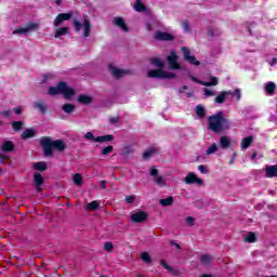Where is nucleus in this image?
Segmentation results:
<instances>
[{
  "mask_svg": "<svg viewBox=\"0 0 277 277\" xmlns=\"http://www.w3.org/2000/svg\"><path fill=\"white\" fill-rule=\"evenodd\" d=\"M232 127L230 120L224 117L223 111H219L215 115L208 117V129L214 133H222V131H226Z\"/></svg>",
  "mask_w": 277,
  "mask_h": 277,
  "instance_id": "f257e3e1",
  "label": "nucleus"
},
{
  "mask_svg": "<svg viewBox=\"0 0 277 277\" xmlns=\"http://www.w3.org/2000/svg\"><path fill=\"white\" fill-rule=\"evenodd\" d=\"M150 64L158 69H151L147 72L149 79H174L176 77V74L163 70L164 64L161 58L153 57Z\"/></svg>",
  "mask_w": 277,
  "mask_h": 277,
  "instance_id": "f03ea898",
  "label": "nucleus"
},
{
  "mask_svg": "<svg viewBox=\"0 0 277 277\" xmlns=\"http://www.w3.org/2000/svg\"><path fill=\"white\" fill-rule=\"evenodd\" d=\"M40 144L45 157H51V155H53V148L55 150H60V153H64V150H66V143L62 140L51 141V137L43 136L40 140Z\"/></svg>",
  "mask_w": 277,
  "mask_h": 277,
  "instance_id": "7ed1b4c3",
  "label": "nucleus"
},
{
  "mask_svg": "<svg viewBox=\"0 0 277 277\" xmlns=\"http://www.w3.org/2000/svg\"><path fill=\"white\" fill-rule=\"evenodd\" d=\"M72 27L76 34H79V31H81V28L83 27L84 38H90V34L92 31V24L88 21V18H84L81 24V19L74 17Z\"/></svg>",
  "mask_w": 277,
  "mask_h": 277,
  "instance_id": "20e7f679",
  "label": "nucleus"
},
{
  "mask_svg": "<svg viewBox=\"0 0 277 277\" xmlns=\"http://www.w3.org/2000/svg\"><path fill=\"white\" fill-rule=\"evenodd\" d=\"M181 51L183 53V57L188 64H192L193 66H200V61L196 60V56H192V50L187 47L181 48Z\"/></svg>",
  "mask_w": 277,
  "mask_h": 277,
  "instance_id": "39448f33",
  "label": "nucleus"
},
{
  "mask_svg": "<svg viewBox=\"0 0 277 277\" xmlns=\"http://www.w3.org/2000/svg\"><path fill=\"white\" fill-rule=\"evenodd\" d=\"M184 183H186V185H194V183H196L199 186L205 185V181L200 177H198V175H196V173L194 172H189L185 180Z\"/></svg>",
  "mask_w": 277,
  "mask_h": 277,
  "instance_id": "423d86ee",
  "label": "nucleus"
},
{
  "mask_svg": "<svg viewBox=\"0 0 277 277\" xmlns=\"http://www.w3.org/2000/svg\"><path fill=\"white\" fill-rule=\"evenodd\" d=\"M130 220L134 222V224H142V222H146V220H148V213L144 211H137L130 215Z\"/></svg>",
  "mask_w": 277,
  "mask_h": 277,
  "instance_id": "0eeeda50",
  "label": "nucleus"
},
{
  "mask_svg": "<svg viewBox=\"0 0 277 277\" xmlns=\"http://www.w3.org/2000/svg\"><path fill=\"white\" fill-rule=\"evenodd\" d=\"M34 185L38 194H42V192H44V188L42 187V185H44V177H42L41 173L37 172L34 174Z\"/></svg>",
  "mask_w": 277,
  "mask_h": 277,
  "instance_id": "6e6552de",
  "label": "nucleus"
},
{
  "mask_svg": "<svg viewBox=\"0 0 277 277\" xmlns=\"http://www.w3.org/2000/svg\"><path fill=\"white\" fill-rule=\"evenodd\" d=\"M154 38L159 42H172V40H174V36H172L170 32H163L159 30L156 31Z\"/></svg>",
  "mask_w": 277,
  "mask_h": 277,
  "instance_id": "1a4fd4ad",
  "label": "nucleus"
},
{
  "mask_svg": "<svg viewBox=\"0 0 277 277\" xmlns=\"http://www.w3.org/2000/svg\"><path fill=\"white\" fill-rule=\"evenodd\" d=\"M72 18V12L60 13L54 19V27H60L65 21Z\"/></svg>",
  "mask_w": 277,
  "mask_h": 277,
  "instance_id": "9d476101",
  "label": "nucleus"
},
{
  "mask_svg": "<svg viewBox=\"0 0 277 277\" xmlns=\"http://www.w3.org/2000/svg\"><path fill=\"white\" fill-rule=\"evenodd\" d=\"M113 24L115 25V27H119V29H121L126 34L129 32V26H127L124 18L120 16L114 17Z\"/></svg>",
  "mask_w": 277,
  "mask_h": 277,
  "instance_id": "9b49d317",
  "label": "nucleus"
},
{
  "mask_svg": "<svg viewBox=\"0 0 277 277\" xmlns=\"http://www.w3.org/2000/svg\"><path fill=\"white\" fill-rule=\"evenodd\" d=\"M63 90H64V81H61L57 83L56 87H50L48 89V94L50 96H57V94H62Z\"/></svg>",
  "mask_w": 277,
  "mask_h": 277,
  "instance_id": "f8f14e48",
  "label": "nucleus"
},
{
  "mask_svg": "<svg viewBox=\"0 0 277 277\" xmlns=\"http://www.w3.org/2000/svg\"><path fill=\"white\" fill-rule=\"evenodd\" d=\"M167 60L169 62V66L173 69V70H180L181 65L176 62V60H179V56H176V53H171V55L167 56Z\"/></svg>",
  "mask_w": 277,
  "mask_h": 277,
  "instance_id": "ddd939ff",
  "label": "nucleus"
},
{
  "mask_svg": "<svg viewBox=\"0 0 277 277\" xmlns=\"http://www.w3.org/2000/svg\"><path fill=\"white\" fill-rule=\"evenodd\" d=\"M64 84V89L62 91V94L64 96V98H66V101H68L69 98H72V96H75V89L69 88L68 83L66 81H63Z\"/></svg>",
  "mask_w": 277,
  "mask_h": 277,
  "instance_id": "4468645a",
  "label": "nucleus"
},
{
  "mask_svg": "<svg viewBox=\"0 0 277 277\" xmlns=\"http://www.w3.org/2000/svg\"><path fill=\"white\" fill-rule=\"evenodd\" d=\"M108 69L110 70L113 77H115V79H122V77H124V75H127V70L123 69H118L117 67H114L113 65H108Z\"/></svg>",
  "mask_w": 277,
  "mask_h": 277,
  "instance_id": "2eb2a0df",
  "label": "nucleus"
},
{
  "mask_svg": "<svg viewBox=\"0 0 277 277\" xmlns=\"http://www.w3.org/2000/svg\"><path fill=\"white\" fill-rule=\"evenodd\" d=\"M265 174L266 179H277V164L266 166Z\"/></svg>",
  "mask_w": 277,
  "mask_h": 277,
  "instance_id": "dca6fc26",
  "label": "nucleus"
},
{
  "mask_svg": "<svg viewBox=\"0 0 277 277\" xmlns=\"http://www.w3.org/2000/svg\"><path fill=\"white\" fill-rule=\"evenodd\" d=\"M252 142H254V136L249 135L247 137H243L240 142V147L242 148V150H248V148L252 146Z\"/></svg>",
  "mask_w": 277,
  "mask_h": 277,
  "instance_id": "f3484780",
  "label": "nucleus"
},
{
  "mask_svg": "<svg viewBox=\"0 0 277 277\" xmlns=\"http://www.w3.org/2000/svg\"><path fill=\"white\" fill-rule=\"evenodd\" d=\"M31 29H38V24L32 23V24H29L27 27L15 29L13 31V34L14 35H16V34H29V31H31Z\"/></svg>",
  "mask_w": 277,
  "mask_h": 277,
  "instance_id": "a211bd4d",
  "label": "nucleus"
},
{
  "mask_svg": "<svg viewBox=\"0 0 277 277\" xmlns=\"http://www.w3.org/2000/svg\"><path fill=\"white\" fill-rule=\"evenodd\" d=\"M230 94H233V91H222V92L214 98V103H216L217 105H222V103H224V101H226V96H230Z\"/></svg>",
  "mask_w": 277,
  "mask_h": 277,
  "instance_id": "6ab92c4d",
  "label": "nucleus"
},
{
  "mask_svg": "<svg viewBox=\"0 0 277 277\" xmlns=\"http://www.w3.org/2000/svg\"><path fill=\"white\" fill-rule=\"evenodd\" d=\"M264 90H265L266 94H268L269 96H274L276 94V83L268 81L265 84Z\"/></svg>",
  "mask_w": 277,
  "mask_h": 277,
  "instance_id": "aec40b11",
  "label": "nucleus"
},
{
  "mask_svg": "<svg viewBox=\"0 0 277 277\" xmlns=\"http://www.w3.org/2000/svg\"><path fill=\"white\" fill-rule=\"evenodd\" d=\"M94 142H97L100 144H105L107 142H114V135L106 134V135L96 136V138H94Z\"/></svg>",
  "mask_w": 277,
  "mask_h": 277,
  "instance_id": "412c9836",
  "label": "nucleus"
},
{
  "mask_svg": "<svg viewBox=\"0 0 277 277\" xmlns=\"http://www.w3.org/2000/svg\"><path fill=\"white\" fill-rule=\"evenodd\" d=\"M93 98L90 95H85V94H80L78 96V103H80V105H91Z\"/></svg>",
  "mask_w": 277,
  "mask_h": 277,
  "instance_id": "4be33fe9",
  "label": "nucleus"
},
{
  "mask_svg": "<svg viewBox=\"0 0 277 277\" xmlns=\"http://www.w3.org/2000/svg\"><path fill=\"white\" fill-rule=\"evenodd\" d=\"M22 140H31V137H36V131L34 129H26L22 132Z\"/></svg>",
  "mask_w": 277,
  "mask_h": 277,
  "instance_id": "5701e85b",
  "label": "nucleus"
},
{
  "mask_svg": "<svg viewBox=\"0 0 277 277\" xmlns=\"http://www.w3.org/2000/svg\"><path fill=\"white\" fill-rule=\"evenodd\" d=\"M32 167L34 170H37V172H44L48 169L45 161L35 162Z\"/></svg>",
  "mask_w": 277,
  "mask_h": 277,
  "instance_id": "b1692460",
  "label": "nucleus"
},
{
  "mask_svg": "<svg viewBox=\"0 0 277 277\" xmlns=\"http://www.w3.org/2000/svg\"><path fill=\"white\" fill-rule=\"evenodd\" d=\"M1 150H3V153H12V150H14V143H12V141H5L2 144Z\"/></svg>",
  "mask_w": 277,
  "mask_h": 277,
  "instance_id": "393cba45",
  "label": "nucleus"
},
{
  "mask_svg": "<svg viewBox=\"0 0 277 277\" xmlns=\"http://www.w3.org/2000/svg\"><path fill=\"white\" fill-rule=\"evenodd\" d=\"M159 205H161V207H172V205H174V197L169 196L164 199H160Z\"/></svg>",
  "mask_w": 277,
  "mask_h": 277,
  "instance_id": "a878e982",
  "label": "nucleus"
},
{
  "mask_svg": "<svg viewBox=\"0 0 277 277\" xmlns=\"http://www.w3.org/2000/svg\"><path fill=\"white\" fill-rule=\"evenodd\" d=\"M69 30H70V28H68V27L57 28L54 34V38H62V36H67Z\"/></svg>",
  "mask_w": 277,
  "mask_h": 277,
  "instance_id": "bb28decb",
  "label": "nucleus"
},
{
  "mask_svg": "<svg viewBox=\"0 0 277 277\" xmlns=\"http://www.w3.org/2000/svg\"><path fill=\"white\" fill-rule=\"evenodd\" d=\"M195 113L198 118H205L207 110L205 109V106H202V104H199L196 106Z\"/></svg>",
  "mask_w": 277,
  "mask_h": 277,
  "instance_id": "cd10ccee",
  "label": "nucleus"
},
{
  "mask_svg": "<svg viewBox=\"0 0 277 277\" xmlns=\"http://www.w3.org/2000/svg\"><path fill=\"white\" fill-rule=\"evenodd\" d=\"M134 10L135 12H146L147 8L146 4L142 3V0H135Z\"/></svg>",
  "mask_w": 277,
  "mask_h": 277,
  "instance_id": "c85d7f7f",
  "label": "nucleus"
},
{
  "mask_svg": "<svg viewBox=\"0 0 277 277\" xmlns=\"http://www.w3.org/2000/svg\"><path fill=\"white\" fill-rule=\"evenodd\" d=\"M220 146L221 148H224V149L230 147V140L228 138V136H221Z\"/></svg>",
  "mask_w": 277,
  "mask_h": 277,
  "instance_id": "c756f323",
  "label": "nucleus"
},
{
  "mask_svg": "<svg viewBox=\"0 0 277 277\" xmlns=\"http://www.w3.org/2000/svg\"><path fill=\"white\" fill-rule=\"evenodd\" d=\"M34 107L38 109L40 114H47V105L44 103L35 102Z\"/></svg>",
  "mask_w": 277,
  "mask_h": 277,
  "instance_id": "7c9ffc66",
  "label": "nucleus"
},
{
  "mask_svg": "<svg viewBox=\"0 0 277 277\" xmlns=\"http://www.w3.org/2000/svg\"><path fill=\"white\" fill-rule=\"evenodd\" d=\"M247 243H256V234L250 232L247 237L243 238Z\"/></svg>",
  "mask_w": 277,
  "mask_h": 277,
  "instance_id": "2f4dec72",
  "label": "nucleus"
},
{
  "mask_svg": "<svg viewBox=\"0 0 277 277\" xmlns=\"http://www.w3.org/2000/svg\"><path fill=\"white\" fill-rule=\"evenodd\" d=\"M210 82L203 81V85L206 88H212L213 85H217V83H220V81L217 80V77L211 76L210 77Z\"/></svg>",
  "mask_w": 277,
  "mask_h": 277,
  "instance_id": "473e14b6",
  "label": "nucleus"
},
{
  "mask_svg": "<svg viewBox=\"0 0 277 277\" xmlns=\"http://www.w3.org/2000/svg\"><path fill=\"white\" fill-rule=\"evenodd\" d=\"M141 259L144 263H147V265H149V263H153V258L150 256L149 252H142L141 253Z\"/></svg>",
  "mask_w": 277,
  "mask_h": 277,
  "instance_id": "72a5a7b5",
  "label": "nucleus"
},
{
  "mask_svg": "<svg viewBox=\"0 0 277 277\" xmlns=\"http://www.w3.org/2000/svg\"><path fill=\"white\" fill-rule=\"evenodd\" d=\"M72 181L75 185H78V187H80V185H83V175H81V173H76L72 177Z\"/></svg>",
  "mask_w": 277,
  "mask_h": 277,
  "instance_id": "f704fd0d",
  "label": "nucleus"
},
{
  "mask_svg": "<svg viewBox=\"0 0 277 277\" xmlns=\"http://www.w3.org/2000/svg\"><path fill=\"white\" fill-rule=\"evenodd\" d=\"M62 109L65 114H72V111H75V104L66 103L63 105Z\"/></svg>",
  "mask_w": 277,
  "mask_h": 277,
  "instance_id": "c9c22d12",
  "label": "nucleus"
},
{
  "mask_svg": "<svg viewBox=\"0 0 277 277\" xmlns=\"http://www.w3.org/2000/svg\"><path fill=\"white\" fill-rule=\"evenodd\" d=\"M155 153H157V148H148L145 153H143V159H150Z\"/></svg>",
  "mask_w": 277,
  "mask_h": 277,
  "instance_id": "e433bc0d",
  "label": "nucleus"
},
{
  "mask_svg": "<svg viewBox=\"0 0 277 277\" xmlns=\"http://www.w3.org/2000/svg\"><path fill=\"white\" fill-rule=\"evenodd\" d=\"M200 262L202 263V265H206L207 267H209V265H211V255L209 254L201 255Z\"/></svg>",
  "mask_w": 277,
  "mask_h": 277,
  "instance_id": "4c0bfd02",
  "label": "nucleus"
},
{
  "mask_svg": "<svg viewBox=\"0 0 277 277\" xmlns=\"http://www.w3.org/2000/svg\"><path fill=\"white\" fill-rule=\"evenodd\" d=\"M98 207V201H91L90 203L87 205V211H96Z\"/></svg>",
  "mask_w": 277,
  "mask_h": 277,
  "instance_id": "58836bf2",
  "label": "nucleus"
},
{
  "mask_svg": "<svg viewBox=\"0 0 277 277\" xmlns=\"http://www.w3.org/2000/svg\"><path fill=\"white\" fill-rule=\"evenodd\" d=\"M12 129L15 132L21 131V129H23V121H13L12 122Z\"/></svg>",
  "mask_w": 277,
  "mask_h": 277,
  "instance_id": "ea45409f",
  "label": "nucleus"
},
{
  "mask_svg": "<svg viewBox=\"0 0 277 277\" xmlns=\"http://www.w3.org/2000/svg\"><path fill=\"white\" fill-rule=\"evenodd\" d=\"M131 154H133V148L131 147V145H126L123 147L121 155H123V157H128V155H131Z\"/></svg>",
  "mask_w": 277,
  "mask_h": 277,
  "instance_id": "a19ab883",
  "label": "nucleus"
},
{
  "mask_svg": "<svg viewBox=\"0 0 277 277\" xmlns=\"http://www.w3.org/2000/svg\"><path fill=\"white\" fill-rule=\"evenodd\" d=\"M154 183L159 186H163L166 184V181L163 180V176L157 175L156 177H153Z\"/></svg>",
  "mask_w": 277,
  "mask_h": 277,
  "instance_id": "79ce46f5",
  "label": "nucleus"
},
{
  "mask_svg": "<svg viewBox=\"0 0 277 277\" xmlns=\"http://www.w3.org/2000/svg\"><path fill=\"white\" fill-rule=\"evenodd\" d=\"M110 153H114V146L108 145L102 149V155L107 156L110 155Z\"/></svg>",
  "mask_w": 277,
  "mask_h": 277,
  "instance_id": "37998d69",
  "label": "nucleus"
},
{
  "mask_svg": "<svg viewBox=\"0 0 277 277\" xmlns=\"http://www.w3.org/2000/svg\"><path fill=\"white\" fill-rule=\"evenodd\" d=\"M217 150V144L213 143L207 150L206 155H213Z\"/></svg>",
  "mask_w": 277,
  "mask_h": 277,
  "instance_id": "c03bdc74",
  "label": "nucleus"
},
{
  "mask_svg": "<svg viewBox=\"0 0 277 277\" xmlns=\"http://www.w3.org/2000/svg\"><path fill=\"white\" fill-rule=\"evenodd\" d=\"M108 122L109 124H118V122H120V115H117L115 117H109Z\"/></svg>",
  "mask_w": 277,
  "mask_h": 277,
  "instance_id": "a18cd8bd",
  "label": "nucleus"
},
{
  "mask_svg": "<svg viewBox=\"0 0 277 277\" xmlns=\"http://www.w3.org/2000/svg\"><path fill=\"white\" fill-rule=\"evenodd\" d=\"M229 96H235L236 101H241V91L239 89H236L235 92L229 94Z\"/></svg>",
  "mask_w": 277,
  "mask_h": 277,
  "instance_id": "49530a36",
  "label": "nucleus"
},
{
  "mask_svg": "<svg viewBox=\"0 0 277 277\" xmlns=\"http://www.w3.org/2000/svg\"><path fill=\"white\" fill-rule=\"evenodd\" d=\"M104 250H106V252H111L114 250V243L107 241L104 243Z\"/></svg>",
  "mask_w": 277,
  "mask_h": 277,
  "instance_id": "de8ad7c7",
  "label": "nucleus"
},
{
  "mask_svg": "<svg viewBox=\"0 0 277 277\" xmlns=\"http://www.w3.org/2000/svg\"><path fill=\"white\" fill-rule=\"evenodd\" d=\"M182 28L184 29V31H186V34H188V31H192V28L189 26L188 22H182Z\"/></svg>",
  "mask_w": 277,
  "mask_h": 277,
  "instance_id": "09e8293b",
  "label": "nucleus"
},
{
  "mask_svg": "<svg viewBox=\"0 0 277 277\" xmlns=\"http://www.w3.org/2000/svg\"><path fill=\"white\" fill-rule=\"evenodd\" d=\"M189 79H190L192 81H194L195 83H198L199 85H205V81L198 79V78L195 77V76H189Z\"/></svg>",
  "mask_w": 277,
  "mask_h": 277,
  "instance_id": "8fccbe9b",
  "label": "nucleus"
},
{
  "mask_svg": "<svg viewBox=\"0 0 277 277\" xmlns=\"http://www.w3.org/2000/svg\"><path fill=\"white\" fill-rule=\"evenodd\" d=\"M126 202L128 205H133V202H135V196L134 195H130L126 197Z\"/></svg>",
  "mask_w": 277,
  "mask_h": 277,
  "instance_id": "3c124183",
  "label": "nucleus"
},
{
  "mask_svg": "<svg viewBox=\"0 0 277 277\" xmlns=\"http://www.w3.org/2000/svg\"><path fill=\"white\" fill-rule=\"evenodd\" d=\"M158 174H159V170H157L155 167H153L150 169V176H153V179H155V177L159 176Z\"/></svg>",
  "mask_w": 277,
  "mask_h": 277,
  "instance_id": "603ef678",
  "label": "nucleus"
},
{
  "mask_svg": "<svg viewBox=\"0 0 277 277\" xmlns=\"http://www.w3.org/2000/svg\"><path fill=\"white\" fill-rule=\"evenodd\" d=\"M85 140H90L93 141L96 140V137L94 136V134L92 132H87L84 135Z\"/></svg>",
  "mask_w": 277,
  "mask_h": 277,
  "instance_id": "864d4df0",
  "label": "nucleus"
},
{
  "mask_svg": "<svg viewBox=\"0 0 277 277\" xmlns=\"http://www.w3.org/2000/svg\"><path fill=\"white\" fill-rule=\"evenodd\" d=\"M198 170H199V172H201V174H208L209 173V171L207 170V167H205V164L198 166Z\"/></svg>",
  "mask_w": 277,
  "mask_h": 277,
  "instance_id": "5fc2aeb1",
  "label": "nucleus"
},
{
  "mask_svg": "<svg viewBox=\"0 0 277 277\" xmlns=\"http://www.w3.org/2000/svg\"><path fill=\"white\" fill-rule=\"evenodd\" d=\"M203 92H205V96H215V91L205 89Z\"/></svg>",
  "mask_w": 277,
  "mask_h": 277,
  "instance_id": "6e6d98bb",
  "label": "nucleus"
},
{
  "mask_svg": "<svg viewBox=\"0 0 277 277\" xmlns=\"http://www.w3.org/2000/svg\"><path fill=\"white\" fill-rule=\"evenodd\" d=\"M186 224H187V226H194V217L193 216H188L187 219H186Z\"/></svg>",
  "mask_w": 277,
  "mask_h": 277,
  "instance_id": "4d7b16f0",
  "label": "nucleus"
},
{
  "mask_svg": "<svg viewBox=\"0 0 277 277\" xmlns=\"http://www.w3.org/2000/svg\"><path fill=\"white\" fill-rule=\"evenodd\" d=\"M206 36H208L209 38H213V36H215V32L213 31V29L209 28L206 32Z\"/></svg>",
  "mask_w": 277,
  "mask_h": 277,
  "instance_id": "13d9d810",
  "label": "nucleus"
},
{
  "mask_svg": "<svg viewBox=\"0 0 277 277\" xmlns=\"http://www.w3.org/2000/svg\"><path fill=\"white\" fill-rule=\"evenodd\" d=\"M14 113L17 115V116H21L23 114V109L21 107H16L14 108Z\"/></svg>",
  "mask_w": 277,
  "mask_h": 277,
  "instance_id": "bf43d9fd",
  "label": "nucleus"
},
{
  "mask_svg": "<svg viewBox=\"0 0 277 277\" xmlns=\"http://www.w3.org/2000/svg\"><path fill=\"white\" fill-rule=\"evenodd\" d=\"M101 187H102V189H107V181L102 180L101 181Z\"/></svg>",
  "mask_w": 277,
  "mask_h": 277,
  "instance_id": "052dcab7",
  "label": "nucleus"
},
{
  "mask_svg": "<svg viewBox=\"0 0 277 277\" xmlns=\"http://www.w3.org/2000/svg\"><path fill=\"white\" fill-rule=\"evenodd\" d=\"M170 245L176 247L177 250H181V245H179V243L175 242L174 240H172V241L170 242Z\"/></svg>",
  "mask_w": 277,
  "mask_h": 277,
  "instance_id": "680f3d73",
  "label": "nucleus"
},
{
  "mask_svg": "<svg viewBox=\"0 0 277 277\" xmlns=\"http://www.w3.org/2000/svg\"><path fill=\"white\" fill-rule=\"evenodd\" d=\"M160 265H162L164 267V269H167L169 267L168 262H166L164 260L160 261Z\"/></svg>",
  "mask_w": 277,
  "mask_h": 277,
  "instance_id": "e2e57ef3",
  "label": "nucleus"
},
{
  "mask_svg": "<svg viewBox=\"0 0 277 277\" xmlns=\"http://www.w3.org/2000/svg\"><path fill=\"white\" fill-rule=\"evenodd\" d=\"M166 269H167V272H170V274H174V267L169 265V267Z\"/></svg>",
  "mask_w": 277,
  "mask_h": 277,
  "instance_id": "0e129e2a",
  "label": "nucleus"
},
{
  "mask_svg": "<svg viewBox=\"0 0 277 277\" xmlns=\"http://www.w3.org/2000/svg\"><path fill=\"white\" fill-rule=\"evenodd\" d=\"M2 116H5L6 118L10 117V110H4L1 113Z\"/></svg>",
  "mask_w": 277,
  "mask_h": 277,
  "instance_id": "69168bd1",
  "label": "nucleus"
},
{
  "mask_svg": "<svg viewBox=\"0 0 277 277\" xmlns=\"http://www.w3.org/2000/svg\"><path fill=\"white\" fill-rule=\"evenodd\" d=\"M188 87L187 85H182L181 89H180V92L183 93L185 90H187Z\"/></svg>",
  "mask_w": 277,
  "mask_h": 277,
  "instance_id": "338daca9",
  "label": "nucleus"
},
{
  "mask_svg": "<svg viewBox=\"0 0 277 277\" xmlns=\"http://www.w3.org/2000/svg\"><path fill=\"white\" fill-rule=\"evenodd\" d=\"M200 277H213V275H211V274H203Z\"/></svg>",
  "mask_w": 277,
  "mask_h": 277,
  "instance_id": "774afa93",
  "label": "nucleus"
}]
</instances>
